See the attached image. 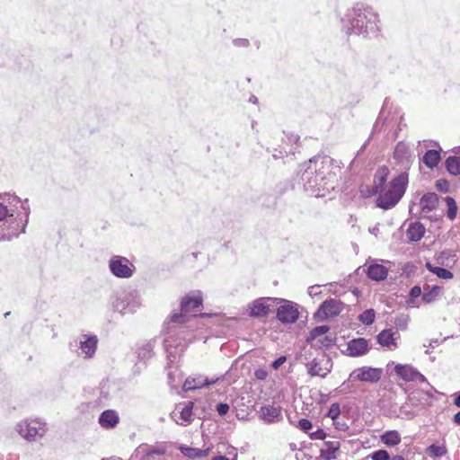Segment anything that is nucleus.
Instances as JSON below:
<instances>
[{
  "instance_id": "obj_1",
  "label": "nucleus",
  "mask_w": 460,
  "mask_h": 460,
  "mask_svg": "<svg viewBox=\"0 0 460 460\" xmlns=\"http://www.w3.org/2000/svg\"><path fill=\"white\" fill-rule=\"evenodd\" d=\"M29 200L10 193L0 194V241H8L24 233L31 213Z\"/></svg>"
},
{
  "instance_id": "obj_2",
  "label": "nucleus",
  "mask_w": 460,
  "mask_h": 460,
  "mask_svg": "<svg viewBox=\"0 0 460 460\" xmlns=\"http://www.w3.org/2000/svg\"><path fill=\"white\" fill-rule=\"evenodd\" d=\"M389 174L388 167L381 166L374 176L373 192L377 194L376 203L385 210L394 208L401 200L408 185V173L402 172L386 182Z\"/></svg>"
},
{
  "instance_id": "obj_3",
  "label": "nucleus",
  "mask_w": 460,
  "mask_h": 460,
  "mask_svg": "<svg viewBox=\"0 0 460 460\" xmlns=\"http://www.w3.org/2000/svg\"><path fill=\"white\" fill-rule=\"evenodd\" d=\"M164 346L170 363L174 362L192 340V333L182 323H172L171 318L164 324Z\"/></svg>"
},
{
  "instance_id": "obj_4",
  "label": "nucleus",
  "mask_w": 460,
  "mask_h": 460,
  "mask_svg": "<svg viewBox=\"0 0 460 460\" xmlns=\"http://www.w3.org/2000/svg\"><path fill=\"white\" fill-rule=\"evenodd\" d=\"M314 165V175L312 179L314 186L318 191H330L334 190L341 176V168L334 164L329 157H317L310 160Z\"/></svg>"
},
{
  "instance_id": "obj_5",
  "label": "nucleus",
  "mask_w": 460,
  "mask_h": 460,
  "mask_svg": "<svg viewBox=\"0 0 460 460\" xmlns=\"http://www.w3.org/2000/svg\"><path fill=\"white\" fill-rule=\"evenodd\" d=\"M112 309L122 315L136 313L142 305L139 293L131 288L118 291L111 301Z\"/></svg>"
},
{
  "instance_id": "obj_6",
  "label": "nucleus",
  "mask_w": 460,
  "mask_h": 460,
  "mask_svg": "<svg viewBox=\"0 0 460 460\" xmlns=\"http://www.w3.org/2000/svg\"><path fill=\"white\" fill-rule=\"evenodd\" d=\"M202 307V297L199 294L196 296H186L181 302V313H173L170 316L172 323L189 322L190 317H196L197 312Z\"/></svg>"
},
{
  "instance_id": "obj_7",
  "label": "nucleus",
  "mask_w": 460,
  "mask_h": 460,
  "mask_svg": "<svg viewBox=\"0 0 460 460\" xmlns=\"http://www.w3.org/2000/svg\"><path fill=\"white\" fill-rule=\"evenodd\" d=\"M16 431L27 440H36L46 432L45 424L38 420L21 421L16 425Z\"/></svg>"
},
{
  "instance_id": "obj_8",
  "label": "nucleus",
  "mask_w": 460,
  "mask_h": 460,
  "mask_svg": "<svg viewBox=\"0 0 460 460\" xmlns=\"http://www.w3.org/2000/svg\"><path fill=\"white\" fill-rule=\"evenodd\" d=\"M133 265L129 261L122 256H112L109 261L111 272L117 278L128 279L133 274Z\"/></svg>"
},
{
  "instance_id": "obj_9",
  "label": "nucleus",
  "mask_w": 460,
  "mask_h": 460,
  "mask_svg": "<svg viewBox=\"0 0 460 460\" xmlns=\"http://www.w3.org/2000/svg\"><path fill=\"white\" fill-rule=\"evenodd\" d=\"M383 370L378 367L364 366L354 369L349 378L354 381L377 383L382 377Z\"/></svg>"
},
{
  "instance_id": "obj_10",
  "label": "nucleus",
  "mask_w": 460,
  "mask_h": 460,
  "mask_svg": "<svg viewBox=\"0 0 460 460\" xmlns=\"http://www.w3.org/2000/svg\"><path fill=\"white\" fill-rule=\"evenodd\" d=\"M298 317V305L292 301L283 300V305L277 309V318L282 323H294Z\"/></svg>"
},
{
  "instance_id": "obj_11",
  "label": "nucleus",
  "mask_w": 460,
  "mask_h": 460,
  "mask_svg": "<svg viewBox=\"0 0 460 460\" xmlns=\"http://www.w3.org/2000/svg\"><path fill=\"white\" fill-rule=\"evenodd\" d=\"M375 16L376 14L371 12L370 8L358 4L353 8L351 25L353 28L361 31L363 29L367 28V22Z\"/></svg>"
},
{
  "instance_id": "obj_12",
  "label": "nucleus",
  "mask_w": 460,
  "mask_h": 460,
  "mask_svg": "<svg viewBox=\"0 0 460 460\" xmlns=\"http://www.w3.org/2000/svg\"><path fill=\"white\" fill-rule=\"evenodd\" d=\"M394 372L397 376L405 382H427L426 377L411 365L397 364L394 367Z\"/></svg>"
},
{
  "instance_id": "obj_13",
  "label": "nucleus",
  "mask_w": 460,
  "mask_h": 460,
  "mask_svg": "<svg viewBox=\"0 0 460 460\" xmlns=\"http://www.w3.org/2000/svg\"><path fill=\"white\" fill-rule=\"evenodd\" d=\"M342 310V303L330 298L325 300L316 312L317 317L321 319H328L338 315Z\"/></svg>"
},
{
  "instance_id": "obj_14",
  "label": "nucleus",
  "mask_w": 460,
  "mask_h": 460,
  "mask_svg": "<svg viewBox=\"0 0 460 460\" xmlns=\"http://www.w3.org/2000/svg\"><path fill=\"white\" fill-rule=\"evenodd\" d=\"M400 339V333L397 331L392 329L383 330L376 336L377 343L385 347L390 350H394L398 348V340Z\"/></svg>"
},
{
  "instance_id": "obj_15",
  "label": "nucleus",
  "mask_w": 460,
  "mask_h": 460,
  "mask_svg": "<svg viewBox=\"0 0 460 460\" xmlns=\"http://www.w3.org/2000/svg\"><path fill=\"white\" fill-rule=\"evenodd\" d=\"M98 339L95 335H82L79 341V348L81 349L80 355L84 358H92L97 349Z\"/></svg>"
},
{
  "instance_id": "obj_16",
  "label": "nucleus",
  "mask_w": 460,
  "mask_h": 460,
  "mask_svg": "<svg viewBox=\"0 0 460 460\" xmlns=\"http://www.w3.org/2000/svg\"><path fill=\"white\" fill-rule=\"evenodd\" d=\"M224 377H222V380ZM221 380L220 377L208 379L204 376H189L183 383L182 388L184 391L195 390L202 388L211 384H217Z\"/></svg>"
},
{
  "instance_id": "obj_17",
  "label": "nucleus",
  "mask_w": 460,
  "mask_h": 460,
  "mask_svg": "<svg viewBox=\"0 0 460 460\" xmlns=\"http://www.w3.org/2000/svg\"><path fill=\"white\" fill-rule=\"evenodd\" d=\"M369 351L368 341L364 338H356L349 341L347 354L349 357H360Z\"/></svg>"
},
{
  "instance_id": "obj_18",
  "label": "nucleus",
  "mask_w": 460,
  "mask_h": 460,
  "mask_svg": "<svg viewBox=\"0 0 460 460\" xmlns=\"http://www.w3.org/2000/svg\"><path fill=\"white\" fill-rule=\"evenodd\" d=\"M193 405L194 403L192 402H184L179 413L172 411L170 415L171 418L179 425H189L192 420Z\"/></svg>"
},
{
  "instance_id": "obj_19",
  "label": "nucleus",
  "mask_w": 460,
  "mask_h": 460,
  "mask_svg": "<svg viewBox=\"0 0 460 460\" xmlns=\"http://www.w3.org/2000/svg\"><path fill=\"white\" fill-rule=\"evenodd\" d=\"M271 298H259L250 305V314L253 317H263L270 314V308L268 302Z\"/></svg>"
},
{
  "instance_id": "obj_20",
  "label": "nucleus",
  "mask_w": 460,
  "mask_h": 460,
  "mask_svg": "<svg viewBox=\"0 0 460 460\" xmlns=\"http://www.w3.org/2000/svg\"><path fill=\"white\" fill-rule=\"evenodd\" d=\"M99 423L102 428L112 429L119 423V416L113 410H105L99 417Z\"/></svg>"
},
{
  "instance_id": "obj_21",
  "label": "nucleus",
  "mask_w": 460,
  "mask_h": 460,
  "mask_svg": "<svg viewBox=\"0 0 460 460\" xmlns=\"http://www.w3.org/2000/svg\"><path fill=\"white\" fill-rule=\"evenodd\" d=\"M425 234V227L420 222L411 223L406 231V236L410 242L420 241Z\"/></svg>"
},
{
  "instance_id": "obj_22",
  "label": "nucleus",
  "mask_w": 460,
  "mask_h": 460,
  "mask_svg": "<svg viewBox=\"0 0 460 460\" xmlns=\"http://www.w3.org/2000/svg\"><path fill=\"white\" fill-rule=\"evenodd\" d=\"M340 447L341 444L339 441H325L321 449V456L324 460H333L337 457L336 453Z\"/></svg>"
},
{
  "instance_id": "obj_23",
  "label": "nucleus",
  "mask_w": 460,
  "mask_h": 460,
  "mask_svg": "<svg viewBox=\"0 0 460 460\" xmlns=\"http://www.w3.org/2000/svg\"><path fill=\"white\" fill-rule=\"evenodd\" d=\"M156 341L155 338L151 339L137 348V358L139 360L146 361L153 357Z\"/></svg>"
},
{
  "instance_id": "obj_24",
  "label": "nucleus",
  "mask_w": 460,
  "mask_h": 460,
  "mask_svg": "<svg viewBox=\"0 0 460 460\" xmlns=\"http://www.w3.org/2000/svg\"><path fill=\"white\" fill-rule=\"evenodd\" d=\"M388 274L387 269L381 264H371L367 270V275L369 279L379 281L386 279Z\"/></svg>"
},
{
  "instance_id": "obj_25",
  "label": "nucleus",
  "mask_w": 460,
  "mask_h": 460,
  "mask_svg": "<svg viewBox=\"0 0 460 460\" xmlns=\"http://www.w3.org/2000/svg\"><path fill=\"white\" fill-rule=\"evenodd\" d=\"M438 198L436 193H427L422 196L420 205L422 211L430 212L437 208Z\"/></svg>"
},
{
  "instance_id": "obj_26",
  "label": "nucleus",
  "mask_w": 460,
  "mask_h": 460,
  "mask_svg": "<svg viewBox=\"0 0 460 460\" xmlns=\"http://www.w3.org/2000/svg\"><path fill=\"white\" fill-rule=\"evenodd\" d=\"M261 417L268 422H273L279 420L281 415L279 407L274 405H266L261 409Z\"/></svg>"
},
{
  "instance_id": "obj_27",
  "label": "nucleus",
  "mask_w": 460,
  "mask_h": 460,
  "mask_svg": "<svg viewBox=\"0 0 460 460\" xmlns=\"http://www.w3.org/2000/svg\"><path fill=\"white\" fill-rule=\"evenodd\" d=\"M441 156L439 151L431 149L428 150L423 157L422 163L429 169L435 168L440 162Z\"/></svg>"
},
{
  "instance_id": "obj_28",
  "label": "nucleus",
  "mask_w": 460,
  "mask_h": 460,
  "mask_svg": "<svg viewBox=\"0 0 460 460\" xmlns=\"http://www.w3.org/2000/svg\"><path fill=\"white\" fill-rule=\"evenodd\" d=\"M380 439L387 447H394L401 443V435L397 430H389L381 435Z\"/></svg>"
},
{
  "instance_id": "obj_29",
  "label": "nucleus",
  "mask_w": 460,
  "mask_h": 460,
  "mask_svg": "<svg viewBox=\"0 0 460 460\" xmlns=\"http://www.w3.org/2000/svg\"><path fill=\"white\" fill-rule=\"evenodd\" d=\"M425 453L429 457L435 460L447 454V448L445 444H432L425 449Z\"/></svg>"
},
{
  "instance_id": "obj_30",
  "label": "nucleus",
  "mask_w": 460,
  "mask_h": 460,
  "mask_svg": "<svg viewBox=\"0 0 460 460\" xmlns=\"http://www.w3.org/2000/svg\"><path fill=\"white\" fill-rule=\"evenodd\" d=\"M181 450L186 456H188L190 458L205 457L208 455V453L210 451V449L208 447L205 448V449H201V448L189 447H181Z\"/></svg>"
},
{
  "instance_id": "obj_31",
  "label": "nucleus",
  "mask_w": 460,
  "mask_h": 460,
  "mask_svg": "<svg viewBox=\"0 0 460 460\" xmlns=\"http://www.w3.org/2000/svg\"><path fill=\"white\" fill-rule=\"evenodd\" d=\"M441 293V288L438 286L425 287L422 295V300L426 303H432L438 299Z\"/></svg>"
},
{
  "instance_id": "obj_32",
  "label": "nucleus",
  "mask_w": 460,
  "mask_h": 460,
  "mask_svg": "<svg viewBox=\"0 0 460 460\" xmlns=\"http://www.w3.org/2000/svg\"><path fill=\"white\" fill-rule=\"evenodd\" d=\"M426 268L428 270H429L430 272L443 279H451L454 277L453 273L450 270L445 268L433 266L430 262L426 263Z\"/></svg>"
},
{
  "instance_id": "obj_33",
  "label": "nucleus",
  "mask_w": 460,
  "mask_h": 460,
  "mask_svg": "<svg viewBox=\"0 0 460 460\" xmlns=\"http://www.w3.org/2000/svg\"><path fill=\"white\" fill-rule=\"evenodd\" d=\"M446 167L447 172L452 175L460 174V157L449 156L446 160Z\"/></svg>"
},
{
  "instance_id": "obj_34",
  "label": "nucleus",
  "mask_w": 460,
  "mask_h": 460,
  "mask_svg": "<svg viewBox=\"0 0 460 460\" xmlns=\"http://www.w3.org/2000/svg\"><path fill=\"white\" fill-rule=\"evenodd\" d=\"M329 372H330V370L327 368L323 369L320 367V364L316 361V359L312 361V363L310 364L309 368H308V373L312 376H318L324 377Z\"/></svg>"
},
{
  "instance_id": "obj_35",
  "label": "nucleus",
  "mask_w": 460,
  "mask_h": 460,
  "mask_svg": "<svg viewBox=\"0 0 460 460\" xmlns=\"http://www.w3.org/2000/svg\"><path fill=\"white\" fill-rule=\"evenodd\" d=\"M330 330V327L327 326V325H322V326H317L315 328H314L307 339H306V341L307 342H312L314 341L316 338L320 337V336H323L324 335L326 332H328V331Z\"/></svg>"
},
{
  "instance_id": "obj_36",
  "label": "nucleus",
  "mask_w": 460,
  "mask_h": 460,
  "mask_svg": "<svg viewBox=\"0 0 460 460\" xmlns=\"http://www.w3.org/2000/svg\"><path fill=\"white\" fill-rule=\"evenodd\" d=\"M445 201L447 206V217L450 220H454L457 213V206L456 200L452 197H447Z\"/></svg>"
},
{
  "instance_id": "obj_37",
  "label": "nucleus",
  "mask_w": 460,
  "mask_h": 460,
  "mask_svg": "<svg viewBox=\"0 0 460 460\" xmlns=\"http://www.w3.org/2000/svg\"><path fill=\"white\" fill-rule=\"evenodd\" d=\"M375 318L376 314L373 309L366 310L358 316L359 321L367 325L372 324L375 321Z\"/></svg>"
},
{
  "instance_id": "obj_38",
  "label": "nucleus",
  "mask_w": 460,
  "mask_h": 460,
  "mask_svg": "<svg viewBox=\"0 0 460 460\" xmlns=\"http://www.w3.org/2000/svg\"><path fill=\"white\" fill-rule=\"evenodd\" d=\"M372 460H390V456L386 450L380 449L375 451L370 456Z\"/></svg>"
},
{
  "instance_id": "obj_39",
  "label": "nucleus",
  "mask_w": 460,
  "mask_h": 460,
  "mask_svg": "<svg viewBox=\"0 0 460 460\" xmlns=\"http://www.w3.org/2000/svg\"><path fill=\"white\" fill-rule=\"evenodd\" d=\"M309 438L314 440H324L326 433L323 429H319L316 431L310 433Z\"/></svg>"
},
{
  "instance_id": "obj_40",
  "label": "nucleus",
  "mask_w": 460,
  "mask_h": 460,
  "mask_svg": "<svg viewBox=\"0 0 460 460\" xmlns=\"http://www.w3.org/2000/svg\"><path fill=\"white\" fill-rule=\"evenodd\" d=\"M340 414V406L337 403L332 404L328 411V417L332 420H335Z\"/></svg>"
},
{
  "instance_id": "obj_41",
  "label": "nucleus",
  "mask_w": 460,
  "mask_h": 460,
  "mask_svg": "<svg viewBox=\"0 0 460 460\" xmlns=\"http://www.w3.org/2000/svg\"><path fill=\"white\" fill-rule=\"evenodd\" d=\"M312 427V422L308 419H301L298 421V428L303 431H308Z\"/></svg>"
},
{
  "instance_id": "obj_42",
  "label": "nucleus",
  "mask_w": 460,
  "mask_h": 460,
  "mask_svg": "<svg viewBox=\"0 0 460 460\" xmlns=\"http://www.w3.org/2000/svg\"><path fill=\"white\" fill-rule=\"evenodd\" d=\"M230 407L227 403L220 402L217 405V411L220 416L226 415Z\"/></svg>"
},
{
  "instance_id": "obj_43",
  "label": "nucleus",
  "mask_w": 460,
  "mask_h": 460,
  "mask_svg": "<svg viewBox=\"0 0 460 460\" xmlns=\"http://www.w3.org/2000/svg\"><path fill=\"white\" fill-rule=\"evenodd\" d=\"M287 360V358L285 356H281L278 358L275 361L272 363V367L274 369H278L280 366H282Z\"/></svg>"
},
{
  "instance_id": "obj_44",
  "label": "nucleus",
  "mask_w": 460,
  "mask_h": 460,
  "mask_svg": "<svg viewBox=\"0 0 460 460\" xmlns=\"http://www.w3.org/2000/svg\"><path fill=\"white\" fill-rule=\"evenodd\" d=\"M421 295V288L419 286H414L410 291L411 298H416Z\"/></svg>"
},
{
  "instance_id": "obj_45",
  "label": "nucleus",
  "mask_w": 460,
  "mask_h": 460,
  "mask_svg": "<svg viewBox=\"0 0 460 460\" xmlns=\"http://www.w3.org/2000/svg\"><path fill=\"white\" fill-rule=\"evenodd\" d=\"M254 375L257 379L264 380L267 377L268 373L263 369H258L255 371Z\"/></svg>"
},
{
  "instance_id": "obj_46",
  "label": "nucleus",
  "mask_w": 460,
  "mask_h": 460,
  "mask_svg": "<svg viewBox=\"0 0 460 460\" xmlns=\"http://www.w3.org/2000/svg\"><path fill=\"white\" fill-rule=\"evenodd\" d=\"M454 422L457 425H460V411H458L456 414H455Z\"/></svg>"
},
{
  "instance_id": "obj_47",
  "label": "nucleus",
  "mask_w": 460,
  "mask_h": 460,
  "mask_svg": "<svg viewBox=\"0 0 460 460\" xmlns=\"http://www.w3.org/2000/svg\"><path fill=\"white\" fill-rule=\"evenodd\" d=\"M211 460H230L228 457H226V456H216L214 457H212Z\"/></svg>"
},
{
  "instance_id": "obj_48",
  "label": "nucleus",
  "mask_w": 460,
  "mask_h": 460,
  "mask_svg": "<svg viewBox=\"0 0 460 460\" xmlns=\"http://www.w3.org/2000/svg\"><path fill=\"white\" fill-rule=\"evenodd\" d=\"M454 403L456 407L460 408V394L455 399Z\"/></svg>"
},
{
  "instance_id": "obj_49",
  "label": "nucleus",
  "mask_w": 460,
  "mask_h": 460,
  "mask_svg": "<svg viewBox=\"0 0 460 460\" xmlns=\"http://www.w3.org/2000/svg\"><path fill=\"white\" fill-rule=\"evenodd\" d=\"M390 460H405L402 456H394Z\"/></svg>"
},
{
  "instance_id": "obj_50",
  "label": "nucleus",
  "mask_w": 460,
  "mask_h": 460,
  "mask_svg": "<svg viewBox=\"0 0 460 460\" xmlns=\"http://www.w3.org/2000/svg\"><path fill=\"white\" fill-rule=\"evenodd\" d=\"M11 314L10 312L5 313V314H4V317L9 316V314Z\"/></svg>"
},
{
  "instance_id": "obj_51",
  "label": "nucleus",
  "mask_w": 460,
  "mask_h": 460,
  "mask_svg": "<svg viewBox=\"0 0 460 460\" xmlns=\"http://www.w3.org/2000/svg\"><path fill=\"white\" fill-rule=\"evenodd\" d=\"M398 151H399V149L397 147L396 150H395V155H397Z\"/></svg>"
},
{
  "instance_id": "obj_52",
  "label": "nucleus",
  "mask_w": 460,
  "mask_h": 460,
  "mask_svg": "<svg viewBox=\"0 0 460 460\" xmlns=\"http://www.w3.org/2000/svg\"><path fill=\"white\" fill-rule=\"evenodd\" d=\"M103 460V459H102Z\"/></svg>"
}]
</instances>
